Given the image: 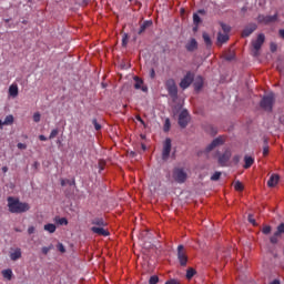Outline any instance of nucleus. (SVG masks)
Listing matches in <instances>:
<instances>
[{"label": "nucleus", "instance_id": "obj_1", "mask_svg": "<svg viewBox=\"0 0 284 284\" xmlns=\"http://www.w3.org/2000/svg\"><path fill=\"white\" fill-rule=\"evenodd\" d=\"M7 207L11 214H26L30 212V204L28 202L19 201V197H7Z\"/></svg>", "mask_w": 284, "mask_h": 284}, {"label": "nucleus", "instance_id": "obj_2", "mask_svg": "<svg viewBox=\"0 0 284 284\" xmlns=\"http://www.w3.org/2000/svg\"><path fill=\"white\" fill-rule=\"evenodd\" d=\"M274 93H268L267 95H264L260 102V106L262 110H265L266 112H272V109L274 108Z\"/></svg>", "mask_w": 284, "mask_h": 284}, {"label": "nucleus", "instance_id": "obj_3", "mask_svg": "<svg viewBox=\"0 0 284 284\" xmlns=\"http://www.w3.org/2000/svg\"><path fill=\"white\" fill-rule=\"evenodd\" d=\"M172 178L175 183L183 184L185 181H187V173L183 168H174Z\"/></svg>", "mask_w": 284, "mask_h": 284}, {"label": "nucleus", "instance_id": "obj_4", "mask_svg": "<svg viewBox=\"0 0 284 284\" xmlns=\"http://www.w3.org/2000/svg\"><path fill=\"white\" fill-rule=\"evenodd\" d=\"M265 43V34L260 33L256 38V40L252 41V45H253V57H258V50H261V48H263V44Z\"/></svg>", "mask_w": 284, "mask_h": 284}, {"label": "nucleus", "instance_id": "obj_5", "mask_svg": "<svg viewBox=\"0 0 284 284\" xmlns=\"http://www.w3.org/2000/svg\"><path fill=\"white\" fill-rule=\"evenodd\" d=\"M276 21H278V13H275L274 16L260 14L257 17V22L263 26H270V23H276Z\"/></svg>", "mask_w": 284, "mask_h": 284}, {"label": "nucleus", "instance_id": "obj_6", "mask_svg": "<svg viewBox=\"0 0 284 284\" xmlns=\"http://www.w3.org/2000/svg\"><path fill=\"white\" fill-rule=\"evenodd\" d=\"M178 260L182 267L187 265V251H185V246H183V244L178 246Z\"/></svg>", "mask_w": 284, "mask_h": 284}, {"label": "nucleus", "instance_id": "obj_7", "mask_svg": "<svg viewBox=\"0 0 284 284\" xmlns=\"http://www.w3.org/2000/svg\"><path fill=\"white\" fill-rule=\"evenodd\" d=\"M171 152H172V139L166 138L162 149V161H168V159H170Z\"/></svg>", "mask_w": 284, "mask_h": 284}, {"label": "nucleus", "instance_id": "obj_8", "mask_svg": "<svg viewBox=\"0 0 284 284\" xmlns=\"http://www.w3.org/2000/svg\"><path fill=\"white\" fill-rule=\"evenodd\" d=\"M194 82V73H192V72H187L185 75H184V78L181 80V82H180V88L182 89V90H187V88L190 87V85H192V83Z\"/></svg>", "mask_w": 284, "mask_h": 284}, {"label": "nucleus", "instance_id": "obj_9", "mask_svg": "<svg viewBox=\"0 0 284 284\" xmlns=\"http://www.w3.org/2000/svg\"><path fill=\"white\" fill-rule=\"evenodd\" d=\"M178 123L180 128H187V123H190V112H187V109L181 111Z\"/></svg>", "mask_w": 284, "mask_h": 284}, {"label": "nucleus", "instance_id": "obj_10", "mask_svg": "<svg viewBox=\"0 0 284 284\" xmlns=\"http://www.w3.org/2000/svg\"><path fill=\"white\" fill-rule=\"evenodd\" d=\"M230 159H232V152L226 150L222 155L219 156L217 163L221 165V168H226Z\"/></svg>", "mask_w": 284, "mask_h": 284}, {"label": "nucleus", "instance_id": "obj_11", "mask_svg": "<svg viewBox=\"0 0 284 284\" xmlns=\"http://www.w3.org/2000/svg\"><path fill=\"white\" fill-rule=\"evenodd\" d=\"M225 143L224 136L215 138L205 149V152H212L215 148H219V145H223Z\"/></svg>", "mask_w": 284, "mask_h": 284}, {"label": "nucleus", "instance_id": "obj_12", "mask_svg": "<svg viewBox=\"0 0 284 284\" xmlns=\"http://www.w3.org/2000/svg\"><path fill=\"white\" fill-rule=\"evenodd\" d=\"M91 232H93V234H98V236H110V232L103 229V226H92Z\"/></svg>", "mask_w": 284, "mask_h": 284}, {"label": "nucleus", "instance_id": "obj_13", "mask_svg": "<svg viewBox=\"0 0 284 284\" xmlns=\"http://www.w3.org/2000/svg\"><path fill=\"white\" fill-rule=\"evenodd\" d=\"M258 28V26H256V23H251L247 27H245V29L242 32V37H250V34H252L253 32H255V30Z\"/></svg>", "mask_w": 284, "mask_h": 284}, {"label": "nucleus", "instance_id": "obj_14", "mask_svg": "<svg viewBox=\"0 0 284 284\" xmlns=\"http://www.w3.org/2000/svg\"><path fill=\"white\" fill-rule=\"evenodd\" d=\"M185 48L187 52H194V50L199 49V42H196V39H191L186 44Z\"/></svg>", "mask_w": 284, "mask_h": 284}, {"label": "nucleus", "instance_id": "obj_15", "mask_svg": "<svg viewBox=\"0 0 284 284\" xmlns=\"http://www.w3.org/2000/svg\"><path fill=\"white\" fill-rule=\"evenodd\" d=\"M134 88L135 90H142V92H148V87H143V80L139 77H134Z\"/></svg>", "mask_w": 284, "mask_h": 284}, {"label": "nucleus", "instance_id": "obj_16", "mask_svg": "<svg viewBox=\"0 0 284 284\" xmlns=\"http://www.w3.org/2000/svg\"><path fill=\"white\" fill-rule=\"evenodd\" d=\"M91 225H95V227H105L108 223H105V220H103V217H94L91 221Z\"/></svg>", "mask_w": 284, "mask_h": 284}, {"label": "nucleus", "instance_id": "obj_17", "mask_svg": "<svg viewBox=\"0 0 284 284\" xmlns=\"http://www.w3.org/2000/svg\"><path fill=\"white\" fill-rule=\"evenodd\" d=\"M9 97H12V99H17V97H19V85L11 84L9 87Z\"/></svg>", "mask_w": 284, "mask_h": 284}, {"label": "nucleus", "instance_id": "obj_18", "mask_svg": "<svg viewBox=\"0 0 284 284\" xmlns=\"http://www.w3.org/2000/svg\"><path fill=\"white\" fill-rule=\"evenodd\" d=\"M230 41V36L227 33H221L217 34V44L223 45V43H227Z\"/></svg>", "mask_w": 284, "mask_h": 284}, {"label": "nucleus", "instance_id": "obj_19", "mask_svg": "<svg viewBox=\"0 0 284 284\" xmlns=\"http://www.w3.org/2000/svg\"><path fill=\"white\" fill-rule=\"evenodd\" d=\"M168 90L169 95L171 97V99L176 100L179 99V88L175 87H170Z\"/></svg>", "mask_w": 284, "mask_h": 284}, {"label": "nucleus", "instance_id": "obj_20", "mask_svg": "<svg viewBox=\"0 0 284 284\" xmlns=\"http://www.w3.org/2000/svg\"><path fill=\"white\" fill-rule=\"evenodd\" d=\"M278 175L272 174L267 181L268 187H276V185L278 184Z\"/></svg>", "mask_w": 284, "mask_h": 284}, {"label": "nucleus", "instance_id": "obj_21", "mask_svg": "<svg viewBox=\"0 0 284 284\" xmlns=\"http://www.w3.org/2000/svg\"><path fill=\"white\" fill-rule=\"evenodd\" d=\"M254 165V158L250 155L244 156V170H250V166Z\"/></svg>", "mask_w": 284, "mask_h": 284}, {"label": "nucleus", "instance_id": "obj_22", "mask_svg": "<svg viewBox=\"0 0 284 284\" xmlns=\"http://www.w3.org/2000/svg\"><path fill=\"white\" fill-rule=\"evenodd\" d=\"M21 248H16L13 252L10 253L11 261H19L21 258Z\"/></svg>", "mask_w": 284, "mask_h": 284}, {"label": "nucleus", "instance_id": "obj_23", "mask_svg": "<svg viewBox=\"0 0 284 284\" xmlns=\"http://www.w3.org/2000/svg\"><path fill=\"white\" fill-rule=\"evenodd\" d=\"M203 89V78L202 77H197L195 82H194V90L196 92H200V90Z\"/></svg>", "mask_w": 284, "mask_h": 284}, {"label": "nucleus", "instance_id": "obj_24", "mask_svg": "<svg viewBox=\"0 0 284 284\" xmlns=\"http://www.w3.org/2000/svg\"><path fill=\"white\" fill-rule=\"evenodd\" d=\"M150 26H152V21H144L141 26L140 29L138 31V34H143V32H145V30H148V28H150Z\"/></svg>", "mask_w": 284, "mask_h": 284}, {"label": "nucleus", "instance_id": "obj_25", "mask_svg": "<svg viewBox=\"0 0 284 284\" xmlns=\"http://www.w3.org/2000/svg\"><path fill=\"white\" fill-rule=\"evenodd\" d=\"M43 230L49 232V234H54L57 232V225L49 223L43 226Z\"/></svg>", "mask_w": 284, "mask_h": 284}, {"label": "nucleus", "instance_id": "obj_26", "mask_svg": "<svg viewBox=\"0 0 284 284\" xmlns=\"http://www.w3.org/2000/svg\"><path fill=\"white\" fill-rule=\"evenodd\" d=\"M12 123H14V116L12 114H9L4 118L2 125H12Z\"/></svg>", "mask_w": 284, "mask_h": 284}, {"label": "nucleus", "instance_id": "obj_27", "mask_svg": "<svg viewBox=\"0 0 284 284\" xmlns=\"http://www.w3.org/2000/svg\"><path fill=\"white\" fill-rule=\"evenodd\" d=\"M3 278H7V281H12V270L7 268L2 271Z\"/></svg>", "mask_w": 284, "mask_h": 284}, {"label": "nucleus", "instance_id": "obj_28", "mask_svg": "<svg viewBox=\"0 0 284 284\" xmlns=\"http://www.w3.org/2000/svg\"><path fill=\"white\" fill-rule=\"evenodd\" d=\"M202 37H203V39H204V43H205V45H207V48H211V45H212V39L210 38V34H207V33H203L202 34Z\"/></svg>", "mask_w": 284, "mask_h": 284}, {"label": "nucleus", "instance_id": "obj_29", "mask_svg": "<svg viewBox=\"0 0 284 284\" xmlns=\"http://www.w3.org/2000/svg\"><path fill=\"white\" fill-rule=\"evenodd\" d=\"M174 87H176V81H174V79L166 80V82H165L166 90L170 88H174Z\"/></svg>", "mask_w": 284, "mask_h": 284}, {"label": "nucleus", "instance_id": "obj_30", "mask_svg": "<svg viewBox=\"0 0 284 284\" xmlns=\"http://www.w3.org/2000/svg\"><path fill=\"white\" fill-rule=\"evenodd\" d=\"M194 274H196V271L194 268H189L186 271V278L190 281L194 276Z\"/></svg>", "mask_w": 284, "mask_h": 284}, {"label": "nucleus", "instance_id": "obj_31", "mask_svg": "<svg viewBox=\"0 0 284 284\" xmlns=\"http://www.w3.org/2000/svg\"><path fill=\"white\" fill-rule=\"evenodd\" d=\"M234 189L236 190V192H243V183H241V181H236L234 184Z\"/></svg>", "mask_w": 284, "mask_h": 284}, {"label": "nucleus", "instance_id": "obj_32", "mask_svg": "<svg viewBox=\"0 0 284 284\" xmlns=\"http://www.w3.org/2000/svg\"><path fill=\"white\" fill-rule=\"evenodd\" d=\"M275 233H276V236H281V234H284V223H281L277 226V231Z\"/></svg>", "mask_w": 284, "mask_h": 284}, {"label": "nucleus", "instance_id": "obj_33", "mask_svg": "<svg viewBox=\"0 0 284 284\" xmlns=\"http://www.w3.org/2000/svg\"><path fill=\"white\" fill-rule=\"evenodd\" d=\"M59 135V129H53L49 135V139H55Z\"/></svg>", "mask_w": 284, "mask_h": 284}, {"label": "nucleus", "instance_id": "obj_34", "mask_svg": "<svg viewBox=\"0 0 284 284\" xmlns=\"http://www.w3.org/2000/svg\"><path fill=\"white\" fill-rule=\"evenodd\" d=\"M272 232V226H270V225H265V226H263V229H262V234H270Z\"/></svg>", "mask_w": 284, "mask_h": 284}, {"label": "nucleus", "instance_id": "obj_35", "mask_svg": "<svg viewBox=\"0 0 284 284\" xmlns=\"http://www.w3.org/2000/svg\"><path fill=\"white\" fill-rule=\"evenodd\" d=\"M221 28H222L224 34H227L230 32V30H231L230 26H227V24H225L223 22H221Z\"/></svg>", "mask_w": 284, "mask_h": 284}, {"label": "nucleus", "instance_id": "obj_36", "mask_svg": "<svg viewBox=\"0 0 284 284\" xmlns=\"http://www.w3.org/2000/svg\"><path fill=\"white\" fill-rule=\"evenodd\" d=\"M278 236L281 235H276V233H274V235L270 237V241L273 245H276V243H278Z\"/></svg>", "mask_w": 284, "mask_h": 284}, {"label": "nucleus", "instance_id": "obj_37", "mask_svg": "<svg viewBox=\"0 0 284 284\" xmlns=\"http://www.w3.org/2000/svg\"><path fill=\"white\" fill-rule=\"evenodd\" d=\"M171 123L170 119H166L164 122V132H170Z\"/></svg>", "mask_w": 284, "mask_h": 284}, {"label": "nucleus", "instance_id": "obj_38", "mask_svg": "<svg viewBox=\"0 0 284 284\" xmlns=\"http://www.w3.org/2000/svg\"><path fill=\"white\" fill-rule=\"evenodd\" d=\"M193 23H195V26H199V23H201V17H199V14L196 13L193 14Z\"/></svg>", "mask_w": 284, "mask_h": 284}, {"label": "nucleus", "instance_id": "obj_39", "mask_svg": "<svg viewBox=\"0 0 284 284\" xmlns=\"http://www.w3.org/2000/svg\"><path fill=\"white\" fill-rule=\"evenodd\" d=\"M33 121H34V123H39V121H41V113L40 112H36L33 114Z\"/></svg>", "mask_w": 284, "mask_h": 284}, {"label": "nucleus", "instance_id": "obj_40", "mask_svg": "<svg viewBox=\"0 0 284 284\" xmlns=\"http://www.w3.org/2000/svg\"><path fill=\"white\" fill-rule=\"evenodd\" d=\"M159 283V277L156 275H153L149 280V284H156Z\"/></svg>", "mask_w": 284, "mask_h": 284}, {"label": "nucleus", "instance_id": "obj_41", "mask_svg": "<svg viewBox=\"0 0 284 284\" xmlns=\"http://www.w3.org/2000/svg\"><path fill=\"white\" fill-rule=\"evenodd\" d=\"M219 179H221V172H215V173L211 176V181H219Z\"/></svg>", "mask_w": 284, "mask_h": 284}, {"label": "nucleus", "instance_id": "obj_42", "mask_svg": "<svg viewBox=\"0 0 284 284\" xmlns=\"http://www.w3.org/2000/svg\"><path fill=\"white\" fill-rule=\"evenodd\" d=\"M92 124L94 125V129L99 132V130H101V124H99V122L97 121V119L92 120Z\"/></svg>", "mask_w": 284, "mask_h": 284}, {"label": "nucleus", "instance_id": "obj_43", "mask_svg": "<svg viewBox=\"0 0 284 284\" xmlns=\"http://www.w3.org/2000/svg\"><path fill=\"white\" fill-rule=\"evenodd\" d=\"M270 50H271V52H276V50H278V45L274 42H271Z\"/></svg>", "mask_w": 284, "mask_h": 284}, {"label": "nucleus", "instance_id": "obj_44", "mask_svg": "<svg viewBox=\"0 0 284 284\" xmlns=\"http://www.w3.org/2000/svg\"><path fill=\"white\" fill-rule=\"evenodd\" d=\"M59 225H68V219L61 217L58 220Z\"/></svg>", "mask_w": 284, "mask_h": 284}, {"label": "nucleus", "instance_id": "obj_45", "mask_svg": "<svg viewBox=\"0 0 284 284\" xmlns=\"http://www.w3.org/2000/svg\"><path fill=\"white\" fill-rule=\"evenodd\" d=\"M52 250V246H43L42 254L48 255V253Z\"/></svg>", "mask_w": 284, "mask_h": 284}, {"label": "nucleus", "instance_id": "obj_46", "mask_svg": "<svg viewBox=\"0 0 284 284\" xmlns=\"http://www.w3.org/2000/svg\"><path fill=\"white\" fill-rule=\"evenodd\" d=\"M233 163H234L235 165H239V163H241V155H235V156H233Z\"/></svg>", "mask_w": 284, "mask_h": 284}, {"label": "nucleus", "instance_id": "obj_47", "mask_svg": "<svg viewBox=\"0 0 284 284\" xmlns=\"http://www.w3.org/2000/svg\"><path fill=\"white\" fill-rule=\"evenodd\" d=\"M17 148H18V150H28V145L24 143H18Z\"/></svg>", "mask_w": 284, "mask_h": 284}, {"label": "nucleus", "instance_id": "obj_48", "mask_svg": "<svg viewBox=\"0 0 284 284\" xmlns=\"http://www.w3.org/2000/svg\"><path fill=\"white\" fill-rule=\"evenodd\" d=\"M58 250H59V252H61L62 254L65 253V246H63L62 243H59V244H58Z\"/></svg>", "mask_w": 284, "mask_h": 284}, {"label": "nucleus", "instance_id": "obj_49", "mask_svg": "<svg viewBox=\"0 0 284 284\" xmlns=\"http://www.w3.org/2000/svg\"><path fill=\"white\" fill-rule=\"evenodd\" d=\"M267 154H270V146H268V145H265V146L263 148V155H264V156H267Z\"/></svg>", "mask_w": 284, "mask_h": 284}, {"label": "nucleus", "instance_id": "obj_50", "mask_svg": "<svg viewBox=\"0 0 284 284\" xmlns=\"http://www.w3.org/2000/svg\"><path fill=\"white\" fill-rule=\"evenodd\" d=\"M34 232H37V229L34 226L28 227V234H34Z\"/></svg>", "mask_w": 284, "mask_h": 284}, {"label": "nucleus", "instance_id": "obj_51", "mask_svg": "<svg viewBox=\"0 0 284 284\" xmlns=\"http://www.w3.org/2000/svg\"><path fill=\"white\" fill-rule=\"evenodd\" d=\"M150 78L155 79L156 78V71L154 69L150 70Z\"/></svg>", "mask_w": 284, "mask_h": 284}, {"label": "nucleus", "instance_id": "obj_52", "mask_svg": "<svg viewBox=\"0 0 284 284\" xmlns=\"http://www.w3.org/2000/svg\"><path fill=\"white\" fill-rule=\"evenodd\" d=\"M99 168H100V170H103V168H105V161L100 160L99 161Z\"/></svg>", "mask_w": 284, "mask_h": 284}, {"label": "nucleus", "instance_id": "obj_53", "mask_svg": "<svg viewBox=\"0 0 284 284\" xmlns=\"http://www.w3.org/2000/svg\"><path fill=\"white\" fill-rule=\"evenodd\" d=\"M165 284H179V282L174 278H171V280L166 281Z\"/></svg>", "mask_w": 284, "mask_h": 284}, {"label": "nucleus", "instance_id": "obj_54", "mask_svg": "<svg viewBox=\"0 0 284 284\" xmlns=\"http://www.w3.org/2000/svg\"><path fill=\"white\" fill-rule=\"evenodd\" d=\"M248 222L252 223L253 225H256V220L252 215H248Z\"/></svg>", "mask_w": 284, "mask_h": 284}, {"label": "nucleus", "instance_id": "obj_55", "mask_svg": "<svg viewBox=\"0 0 284 284\" xmlns=\"http://www.w3.org/2000/svg\"><path fill=\"white\" fill-rule=\"evenodd\" d=\"M122 45H123V47H126V45H128V36H125V37L122 39Z\"/></svg>", "mask_w": 284, "mask_h": 284}, {"label": "nucleus", "instance_id": "obj_56", "mask_svg": "<svg viewBox=\"0 0 284 284\" xmlns=\"http://www.w3.org/2000/svg\"><path fill=\"white\" fill-rule=\"evenodd\" d=\"M68 183H70V180H61L62 187H65Z\"/></svg>", "mask_w": 284, "mask_h": 284}, {"label": "nucleus", "instance_id": "obj_57", "mask_svg": "<svg viewBox=\"0 0 284 284\" xmlns=\"http://www.w3.org/2000/svg\"><path fill=\"white\" fill-rule=\"evenodd\" d=\"M278 34H280L281 39H284V29H281V30L278 31Z\"/></svg>", "mask_w": 284, "mask_h": 284}, {"label": "nucleus", "instance_id": "obj_58", "mask_svg": "<svg viewBox=\"0 0 284 284\" xmlns=\"http://www.w3.org/2000/svg\"><path fill=\"white\" fill-rule=\"evenodd\" d=\"M39 139H40L41 141H48V138H45V135H39Z\"/></svg>", "mask_w": 284, "mask_h": 284}, {"label": "nucleus", "instance_id": "obj_59", "mask_svg": "<svg viewBox=\"0 0 284 284\" xmlns=\"http://www.w3.org/2000/svg\"><path fill=\"white\" fill-rule=\"evenodd\" d=\"M136 119H138V121H140V123H142V124L145 123V122H143V119H141L140 115H138Z\"/></svg>", "mask_w": 284, "mask_h": 284}, {"label": "nucleus", "instance_id": "obj_60", "mask_svg": "<svg viewBox=\"0 0 284 284\" xmlns=\"http://www.w3.org/2000/svg\"><path fill=\"white\" fill-rule=\"evenodd\" d=\"M271 284H281V281L274 280Z\"/></svg>", "mask_w": 284, "mask_h": 284}, {"label": "nucleus", "instance_id": "obj_61", "mask_svg": "<svg viewBox=\"0 0 284 284\" xmlns=\"http://www.w3.org/2000/svg\"><path fill=\"white\" fill-rule=\"evenodd\" d=\"M2 172L6 174V172H8V166H2Z\"/></svg>", "mask_w": 284, "mask_h": 284}, {"label": "nucleus", "instance_id": "obj_62", "mask_svg": "<svg viewBox=\"0 0 284 284\" xmlns=\"http://www.w3.org/2000/svg\"><path fill=\"white\" fill-rule=\"evenodd\" d=\"M14 232H21V229L16 227V229H14Z\"/></svg>", "mask_w": 284, "mask_h": 284}, {"label": "nucleus", "instance_id": "obj_63", "mask_svg": "<svg viewBox=\"0 0 284 284\" xmlns=\"http://www.w3.org/2000/svg\"><path fill=\"white\" fill-rule=\"evenodd\" d=\"M142 150H146V146H145V144H142Z\"/></svg>", "mask_w": 284, "mask_h": 284}, {"label": "nucleus", "instance_id": "obj_64", "mask_svg": "<svg viewBox=\"0 0 284 284\" xmlns=\"http://www.w3.org/2000/svg\"><path fill=\"white\" fill-rule=\"evenodd\" d=\"M33 165H34V168H37V166L39 165V162H34V164H33Z\"/></svg>", "mask_w": 284, "mask_h": 284}]
</instances>
